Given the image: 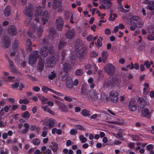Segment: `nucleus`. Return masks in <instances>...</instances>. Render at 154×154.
Listing matches in <instances>:
<instances>
[{"label": "nucleus", "mask_w": 154, "mask_h": 154, "mask_svg": "<svg viewBox=\"0 0 154 154\" xmlns=\"http://www.w3.org/2000/svg\"><path fill=\"white\" fill-rule=\"evenodd\" d=\"M46 62L49 64L55 63V58L53 56L47 57L46 59Z\"/></svg>", "instance_id": "26"}, {"label": "nucleus", "mask_w": 154, "mask_h": 154, "mask_svg": "<svg viewBox=\"0 0 154 154\" xmlns=\"http://www.w3.org/2000/svg\"><path fill=\"white\" fill-rule=\"evenodd\" d=\"M134 143L130 142L128 144V146L130 149L134 148Z\"/></svg>", "instance_id": "63"}, {"label": "nucleus", "mask_w": 154, "mask_h": 154, "mask_svg": "<svg viewBox=\"0 0 154 154\" xmlns=\"http://www.w3.org/2000/svg\"><path fill=\"white\" fill-rule=\"evenodd\" d=\"M69 62L72 63L74 64L76 60L75 56L74 54H71L69 57Z\"/></svg>", "instance_id": "36"}, {"label": "nucleus", "mask_w": 154, "mask_h": 154, "mask_svg": "<svg viewBox=\"0 0 154 154\" xmlns=\"http://www.w3.org/2000/svg\"><path fill=\"white\" fill-rule=\"evenodd\" d=\"M48 48L47 47H42L40 50V54L44 57H46L48 53Z\"/></svg>", "instance_id": "22"}, {"label": "nucleus", "mask_w": 154, "mask_h": 154, "mask_svg": "<svg viewBox=\"0 0 154 154\" xmlns=\"http://www.w3.org/2000/svg\"><path fill=\"white\" fill-rule=\"evenodd\" d=\"M42 89L44 92L47 93L48 91H49L50 88L46 86H44L42 88Z\"/></svg>", "instance_id": "52"}, {"label": "nucleus", "mask_w": 154, "mask_h": 154, "mask_svg": "<svg viewBox=\"0 0 154 154\" xmlns=\"http://www.w3.org/2000/svg\"><path fill=\"white\" fill-rule=\"evenodd\" d=\"M64 100L66 101H68V102H72V98H70V97H68L67 96H65L64 97Z\"/></svg>", "instance_id": "62"}, {"label": "nucleus", "mask_w": 154, "mask_h": 154, "mask_svg": "<svg viewBox=\"0 0 154 154\" xmlns=\"http://www.w3.org/2000/svg\"><path fill=\"white\" fill-rule=\"evenodd\" d=\"M75 127L78 129L80 130H84L85 129L82 126L79 125H77L75 126Z\"/></svg>", "instance_id": "58"}, {"label": "nucleus", "mask_w": 154, "mask_h": 154, "mask_svg": "<svg viewBox=\"0 0 154 154\" xmlns=\"http://www.w3.org/2000/svg\"><path fill=\"white\" fill-rule=\"evenodd\" d=\"M40 140L39 139L35 138L32 140L30 142L35 146H38L40 144Z\"/></svg>", "instance_id": "32"}, {"label": "nucleus", "mask_w": 154, "mask_h": 154, "mask_svg": "<svg viewBox=\"0 0 154 154\" xmlns=\"http://www.w3.org/2000/svg\"><path fill=\"white\" fill-rule=\"evenodd\" d=\"M49 17V14L47 11H45L43 13L42 20L43 24H45L48 22Z\"/></svg>", "instance_id": "21"}, {"label": "nucleus", "mask_w": 154, "mask_h": 154, "mask_svg": "<svg viewBox=\"0 0 154 154\" xmlns=\"http://www.w3.org/2000/svg\"><path fill=\"white\" fill-rule=\"evenodd\" d=\"M143 86H144V87L143 89V94L145 95H147L148 93V89L149 87V85L147 83H144Z\"/></svg>", "instance_id": "28"}, {"label": "nucleus", "mask_w": 154, "mask_h": 154, "mask_svg": "<svg viewBox=\"0 0 154 154\" xmlns=\"http://www.w3.org/2000/svg\"><path fill=\"white\" fill-rule=\"evenodd\" d=\"M144 65L146 66L147 68L149 69L150 67L149 62L148 60L145 61L144 63Z\"/></svg>", "instance_id": "54"}, {"label": "nucleus", "mask_w": 154, "mask_h": 154, "mask_svg": "<svg viewBox=\"0 0 154 154\" xmlns=\"http://www.w3.org/2000/svg\"><path fill=\"white\" fill-rule=\"evenodd\" d=\"M56 28L58 29V31H61L62 29L63 21L62 19L61 18H59L56 20Z\"/></svg>", "instance_id": "16"}, {"label": "nucleus", "mask_w": 154, "mask_h": 154, "mask_svg": "<svg viewBox=\"0 0 154 154\" xmlns=\"http://www.w3.org/2000/svg\"><path fill=\"white\" fill-rule=\"evenodd\" d=\"M152 111V110L150 108H144L141 110V116L149 119L151 117Z\"/></svg>", "instance_id": "4"}, {"label": "nucleus", "mask_w": 154, "mask_h": 154, "mask_svg": "<svg viewBox=\"0 0 154 154\" xmlns=\"http://www.w3.org/2000/svg\"><path fill=\"white\" fill-rule=\"evenodd\" d=\"M19 44L18 41L16 39L13 42L12 45L13 50L15 51H17V47H18Z\"/></svg>", "instance_id": "34"}, {"label": "nucleus", "mask_w": 154, "mask_h": 154, "mask_svg": "<svg viewBox=\"0 0 154 154\" xmlns=\"http://www.w3.org/2000/svg\"><path fill=\"white\" fill-rule=\"evenodd\" d=\"M148 30L149 33H153L154 35V25L149 26Z\"/></svg>", "instance_id": "48"}, {"label": "nucleus", "mask_w": 154, "mask_h": 154, "mask_svg": "<svg viewBox=\"0 0 154 154\" xmlns=\"http://www.w3.org/2000/svg\"><path fill=\"white\" fill-rule=\"evenodd\" d=\"M131 139L133 141H137L139 139V137L137 135H132Z\"/></svg>", "instance_id": "57"}, {"label": "nucleus", "mask_w": 154, "mask_h": 154, "mask_svg": "<svg viewBox=\"0 0 154 154\" xmlns=\"http://www.w3.org/2000/svg\"><path fill=\"white\" fill-rule=\"evenodd\" d=\"M66 85L69 88H71L73 87V82L71 80L67 81L66 82Z\"/></svg>", "instance_id": "42"}, {"label": "nucleus", "mask_w": 154, "mask_h": 154, "mask_svg": "<svg viewBox=\"0 0 154 154\" xmlns=\"http://www.w3.org/2000/svg\"><path fill=\"white\" fill-rule=\"evenodd\" d=\"M32 89L34 91L38 92L40 91V88L38 87L35 86L33 87Z\"/></svg>", "instance_id": "61"}, {"label": "nucleus", "mask_w": 154, "mask_h": 154, "mask_svg": "<svg viewBox=\"0 0 154 154\" xmlns=\"http://www.w3.org/2000/svg\"><path fill=\"white\" fill-rule=\"evenodd\" d=\"M55 120L54 119H49L48 120V125L50 128H52L54 126L55 124Z\"/></svg>", "instance_id": "38"}, {"label": "nucleus", "mask_w": 154, "mask_h": 154, "mask_svg": "<svg viewBox=\"0 0 154 154\" xmlns=\"http://www.w3.org/2000/svg\"><path fill=\"white\" fill-rule=\"evenodd\" d=\"M69 29L66 32L65 36L67 38L72 39L75 36V30L74 29H71L69 27Z\"/></svg>", "instance_id": "10"}, {"label": "nucleus", "mask_w": 154, "mask_h": 154, "mask_svg": "<svg viewBox=\"0 0 154 154\" xmlns=\"http://www.w3.org/2000/svg\"><path fill=\"white\" fill-rule=\"evenodd\" d=\"M143 3L148 4L147 6V8L150 10H154V1H149V0H144L143 2Z\"/></svg>", "instance_id": "19"}, {"label": "nucleus", "mask_w": 154, "mask_h": 154, "mask_svg": "<svg viewBox=\"0 0 154 154\" xmlns=\"http://www.w3.org/2000/svg\"><path fill=\"white\" fill-rule=\"evenodd\" d=\"M87 97L90 100H95L98 97L97 93L94 91H92L90 92Z\"/></svg>", "instance_id": "14"}, {"label": "nucleus", "mask_w": 154, "mask_h": 154, "mask_svg": "<svg viewBox=\"0 0 154 154\" xmlns=\"http://www.w3.org/2000/svg\"><path fill=\"white\" fill-rule=\"evenodd\" d=\"M2 43L5 48H8L11 44L10 38L7 35L4 36L2 40Z\"/></svg>", "instance_id": "15"}, {"label": "nucleus", "mask_w": 154, "mask_h": 154, "mask_svg": "<svg viewBox=\"0 0 154 154\" xmlns=\"http://www.w3.org/2000/svg\"><path fill=\"white\" fill-rule=\"evenodd\" d=\"M11 72L14 74H17L19 73V71L17 70L16 68L14 66L10 69Z\"/></svg>", "instance_id": "47"}, {"label": "nucleus", "mask_w": 154, "mask_h": 154, "mask_svg": "<svg viewBox=\"0 0 154 154\" xmlns=\"http://www.w3.org/2000/svg\"><path fill=\"white\" fill-rule=\"evenodd\" d=\"M33 6L31 3L28 4L26 6V10L25 14L29 17H31L32 15Z\"/></svg>", "instance_id": "9"}, {"label": "nucleus", "mask_w": 154, "mask_h": 154, "mask_svg": "<svg viewBox=\"0 0 154 154\" xmlns=\"http://www.w3.org/2000/svg\"><path fill=\"white\" fill-rule=\"evenodd\" d=\"M147 39L150 41L154 40V35L153 33H149V34L147 36Z\"/></svg>", "instance_id": "40"}, {"label": "nucleus", "mask_w": 154, "mask_h": 154, "mask_svg": "<svg viewBox=\"0 0 154 154\" xmlns=\"http://www.w3.org/2000/svg\"><path fill=\"white\" fill-rule=\"evenodd\" d=\"M109 97L110 100L114 103L117 102L119 100L118 93L115 91H112L110 93Z\"/></svg>", "instance_id": "6"}, {"label": "nucleus", "mask_w": 154, "mask_h": 154, "mask_svg": "<svg viewBox=\"0 0 154 154\" xmlns=\"http://www.w3.org/2000/svg\"><path fill=\"white\" fill-rule=\"evenodd\" d=\"M77 49L78 52L77 57L80 60L84 59L87 53L86 48L85 47L81 46Z\"/></svg>", "instance_id": "3"}, {"label": "nucleus", "mask_w": 154, "mask_h": 154, "mask_svg": "<svg viewBox=\"0 0 154 154\" xmlns=\"http://www.w3.org/2000/svg\"><path fill=\"white\" fill-rule=\"evenodd\" d=\"M90 112V111L84 109L82 110L81 112V114L84 116H90V114L89 113Z\"/></svg>", "instance_id": "37"}, {"label": "nucleus", "mask_w": 154, "mask_h": 154, "mask_svg": "<svg viewBox=\"0 0 154 154\" xmlns=\"http://www.w3.org/2000/svg\"><path fill=\"white\" fill-rule=\"evenodd\" d=\"M29 102V100L26 99H20L19 101V103L20 104L24 103L25 104H28Z\"/></svg>", "instance_id": "44"}, {"label": "nucleus", "mask_w": 154, "mask_h": 154, "mask_svg": "<svg viewBox=\"0 0 154 154\" xmlns=\"http://www.w3.org/2000/svg\"><path fill=\"white\" fill-rule=\"evenodd\" d=\"M44 59L40 58L39 59L38 66L39 69L42 70L44 67Z\"/></svg>", "instance_id": "29"}, {"label": "nucleus", "mask_w": 154, "mask_h": 154, "mask_svg": "<svg viewBox=\"0 0 154 154\" xmlns=\"http://www.w3.org/2000/svg\"><path fill=\"white\" fill-rule=\"evenodd\" d=\"M114 67L112 64H108L105 68V71L109 75H112L114 72Z\"/></svg>", "instance_id": "13"}, {"label": "nucleus", "mask_w": 154, "mask_h": 154, "mask_svg": "<svg viewBox=\"0 0 154 154\" xmlns=\"http://www.w3.org/2000/svg\"><path fill=\"white\" fill-rule=\"evenodd\" d=\"M39 57L38 52V51H34L29 55V57L28 63L31 65L34 64Z\"/></svg>", "instance_id": "2"}, {"label": "nucleus", "mask_w": 154, "mask_h": 154, "mask_svg": "<svg viewBox=\"0 0 154 154\" xmlns=\"http://www.w3.org/2000/svg\"><path fill=\"white\" fill-rule=\"evenodd\" d=\"M102 38L101 37H100L99 38H98L97 40V44L98 45H99L100 46H101L102 45V44L101 43V41H102Z\"/></svg>", "instance_id": "55"}, {"label": "nucleus", "mask_w": 154, "mask_h": 154, "mask_svg": "<svg viewBox=\"0 0 154 154\" xmlns=\"http://www.w3.org/2000/svg\"><path fill=\"white\" fill-rule=\"evenodd\" d=\"M56 75L55 73H52L51 74L49 75V79L51 80H52L56 77Z\"/></svg>", "instance_id": "56"}, {"label": "nucleus", "mask_w": 154, "mask_h": 154, "mask_svg": "<svg viewBox=\"0 0 154 154\" xmlns=\"http://www.w3.org/2000/svg\"><path fill=\"white\" fill-rule=\"evenodd\" d=\"M69 133L72 135H75L77 133V130L75 128H72L70 130Z\"/></svg>", "instance_id": "45"}, {"label": "nucleus", "mask_w": 154, "mask_h": 154, "mask_svg": "<svg viewBox=\"0 0 154 154\" xmlns=\"http://www.w3.org/2000/svg\"><path fill=\"white\" fill-rule=\"evenodd\" d=\"M31 24L30 25L29 27V31L28 32L27 34L28 36L30 37L31 38H32L33 39H34L35 38V36L33 35V34L30 31H32V32L34 33L35 32H34V31H32V30L31 29Z\"/></svg>", "instance_id": "35"}, {"label": "nucleus", "mask_w": 154, "mask_h": 154, "mask_svg": "<svg viewBox=\"0 0 154 154\" xmlns=\"http://www.w3.org/2000/svg\"><path fill=\"white\" fill-rule=\"evenodd\" d=\"M44 111H46L48 113L53 115L54 114V111H53L51 109L49 108L48 109H45V108L44 107Z\"/></svg>", "instance_id": "46"}, {"label": "nucleus", "mask_w": 154, "mask_h": 154, "mask_svg": "<svg viewBox=\"0 0 154 154\" xmlns=\"http://www.w3.org/2000/svg\"><path fill=\"white\" fill-rule=\"evenodd\" d=\"M86 39L87 41L89 42H92L93 39V36L91 35H89L86 37Z\"/></svg>", "instance_id": "59"}, {"label": "nucleus", "mask_w": 154, "mask_h": 154, "mask_svg": "<svg viewBox=\"0 0 154 154\" xmlns=\"http://www.w3.org/2000/svg\"><path fill=\"white\" fill-rule=\"evenodd\" d=\"M31 29L34 31V32H35L37 31L38 34L37 35L39 38H40L41 36V35L43 32V30L42 27H40L38 28L37 27V26L34 23H31Z\"/></svg>", "instance_id": "7"}, {"label": "nucleus", "mask_w": 154, "mask_h": 154, "mask_svg": "<svg viewBox=\"0 0 154 154\" xmlns=\"http://www.w3.org/2000/svg\"><path fill=\"white\" fill-rule=\"evenodd\" d=\"M120 80L116 77L115 76L109 79L108 80L107 84L108 85L113 87L118 86L120 84Z\"/></svg>", "instance_id": "5"}, {"label": "nucleus", "mask_w": 154, "mask_h": 154, "mask_svg": "<svg viewBox=\"0 0 154 154\" xmlns=\"http://www.w3.org/2000/svg\"><path fill=\"white\" fill-rule=\"evenodd\" d=\"M19 85L20 84L19 83L15 82L11 85V87L12 88H17L19 87Z\"/></svg>", "instance_id": "51"}, {"label": "nucleus", "mask_w": 154, "mask_h": 154, "mask_svg": "<svg viewBox=\"0 0 154 154\" xmlns=\"http://www.w3.org/2000/svg\"><path fill=\"white\" fill-rule=\"evenodd\" d=\"M11 7L10 6L8 5L6 6L3 11L5 16L8 17L10 15L11 13Z\"/></svg>", "instance_id": "24"}, {"label": "nucleus", "mask_w": 154, "mask_h": 154, "mask_svg": "<svg viewBox=\"0 0 154 154\" xmlns=\"http://www.w3.org/2000/svg\"><path fill=\"white\" fill-rule=\"evenodd\" d=\"M49 32L50 35L51 37H53L56 33V31L54 28H50L49 30Z\"/></svg>", "instance_id": "43"}, {"label": "nucleus", "mask_w": 154, "mask_h": 154, "mask_svg": "<svg viewBox=\"0 0 154 154\" xmlns=\"http://www.w3.org/2000/svg\"><path fill=\"white\" fill-rule=\"evenodd\" d=\"M87 89L85 85H83L82 86L81 92L82 95L84 96H87V97H88L90 92Z\"/></svg>", "instance_id": "20"}, {"label": "nucleus", "mask_w": 154, "mask_h": 154, "mask_svg": "<svg viewBox=\"0 0 154 154\" xmlns=\"http://www.w3.org/2000/svg\"><path fill=\"white\" fill-rule=\"evenodd\" d=\"M22 116L23 118H29L30 116V114L28 111H26L23 114Z\"/></svg>", "instance_id": "49"}, {"label": "nucleus", "mask_w": 154, "mask_h": 154, "mask_svg": "<svg viewBox=\"0 0 154 154\" xmlns=\"http://www.w3.org/2000/svg\"><path fill=\"white\" fill-rule=\"evenodd\" d=\"M101 55L103 62L105 63L106 60L107 59V57L108 56L107 52L106 51H103L102 52Z\"/></svg>", "instance_id": "27"}, {"label": "nucleus", "mask_w": 154, "mask_h": 154, "mask_svg": "<svg viewBox=\"0 0 154 154\" xmlns=\"http://www.w3.org/2000/svg\"><path fill=\"white\" fill-rule=\"evenodd\" d=\"M141 20L139 16H134L130 18V23L131 25H135L137 27H141L143 25Z\"/></svg>", "instance_id": "1"}, {"label": "nucleus", "mask_w": 154, "mask_h": 154, "mask_svg": "<svg viewBox=\"0 0 154 154\" xmlns=\"http://www.w3.org/2000/svg\"><path fill=\"white\" fill-rule=\"evenodd\" d=\"M63 72L66 73L69 72L72 69L71 65L68 63H66L63 65Z\"/></svg>", "instance_id": "18"}, {"label": "nucleus", "mask_w": 154, "mask_h": 154, "mask_svg": "<svg viewBox=\"0 0 154 154\" xmlns=\"http://www.w3.org/2000/svg\"><path fill=\"white\" fill-rule=\"evenodd\" d=\"M79 139L82 143H85L87 140V139L84 137L83 135H81L79 136Z\"/></svg>", "instance_id": "41"}, {"label": "nucleus", "mask_w": 154, "mask_h": 154, "mask_svg": "<svg viewBox=\"0 0 154 154\" xmlns=\"http://www.w3.org/2000/svg\"><path fill=\"white\" fill-rule=\"evenodd\" d=\"M55 103L58 105L59 109L61 111L64 112H68V107L66 105L57 100H55Z\"/></svg>", "instance_id": "8"}, {"label": "nucleus", "mask_w": 154, "mask_h": 154, "mask_svg": "<svg viewBox=\"0 0 154 154\" xmlns=\"http://www.w3.org/2000/svg\"><path fill=\"white\" fill-rule=\"evenodd\" d=\"M84 72L82 69H78L75 71V73L77 76H80L83 74Z\"/></svg>", "instance_id": "39"}, {"label": "nucleus", "mask_w": 154, "mask_h": 154, "mask_svg": "<svg viewBox=\"0 0 154 154\" xmlns=\"http://www.w3.org/2000/svg\"><path fill=\"white\" fill-rule=\"evenodd\" d=\"M130 110L132 112H135L137 109L136 101L134 98H132L130 101L128 105Z\"/></svg>", "instance_id": "12"}, {"label": "nucleus", "mask_w": 154, "mask_h": 154, "mask_svg": "<svg viewBox=\"0 0 154 154\" xmlns=\"http://www.w3.org/2000/svg\"><path fill=\"white\" fill-rule=\"evenodd\" d=\"M98 55L97 53L94 51H92L90 54V56L92 57H94L97 56Z\"/></svg>", "instance_id": "60"}, {"label": "nucleus", "mask_w": 154, "mask_h": 154, "mask_svg": "<svg viewBox=\"0 0 154 154\" xmlns=\"http://www.w3.org/2000/svg\"><path fill=\"white\" fill-rule=\"evenodd\" d=\"M66 45V42L64 38H62L60 41L58 45V48L59 50H61Z\"/></svg>", "instance_id": "25"}, {"label": "nucleus", "mask_w": 154, "mask_h": 154, "mask_svg": "<svg viewBox=\"0 0 154 154\" xmlns=\"http://www.w3.org/2000/svg\"><path fill=\"white\" fill-rule=\"evenodd\" d=\"M52 146L51 147V149L54 152H57L58 149V145L56 143H52Z\"/></svg>", "instance_id": "31"}, {"label": "nucleus", "mask_w": 154, "mask_h": 154, "mask_svg": "<svg viewBox=\"0 0 154 154\" xmlns=\"http://www.w3.org/2000/svg\"><path fill=\"white\" fill-rule=\"evenodd\" d=\"M138 101L139 102L140 105V108H143L146 105L145 101L143 98L139 97Z\"/></svg>", "instance_id": "30"}, {"label": "nucleus", "mask_w": 154, "mask_h": 154, "mask_svg": "<svg viewBox=\"0 0 154 154\" xmlns=\"http://www.w3.org/2000/svg\"><path fill=\"white\" fill-rule=\"evenodd\" d=\"M40 100L42 101L41 104L42 105H44L45 104L47 103L48 101V100L47 98L44 96H41L39 97Z\"/></svg>", "instance_id": "33"}, {"label": "nucleus", "mask_w": 154, "mask_h": 154, "mask_svg": "<svg viewBox=\"0 0 154 154\" xmlns=\"http://www.w3.org/2000/svg\"><path fill=\"white\" fill-rule=\"evenodd\" d=\"M153 145L152 144L148 145L146 147L147 149L149 151H151L153 148Z\"/></svg>", "instance_id": "64"}, {"label": "nucleus", "mask_w": 154, "mask_h": 154, "mask_svg": "<svg viewBox=\"0 0 154 154\" xmlns=\"http://www.w3.org/2000/svg\"><path fill=\"white\" fill-rule=\"evenodd\" d=\"M66 52V50L63 49L62 50L61 52V57L62 58V60H64Z\"/></svg>", "instance_id": "50"}, {"label": "nucleus", "mask_w": 154, "mask_h": 154, "mask_svg": "<svg viewBox=\"0 0 154 154\" xmlns=\"http://www.w3.org/2000/svg\"><path fill=\"white\" fill-rule=\"evenodd\" d=\"M62 0H54L53 2L52 7L54 9L59 8L61 5Z\"/></svg>", "instance_id": "23"}, {"label": "nucleus", "mask_w": 154, "mask_h": 154, "mask_svg": "<svg viewBox=\"0 0 154 154\" xmlns=\"http://www.w3.org/2000/svg\"><path fill=\"white\" fill-rule=\"evenodd\" d=\"M35 15L36 18L35 19V21L37 22L39 21V18H40L43 12L42 7L40 6H39L35 9Z\"/></svg>", "instance_id": "11"}, {"label": "nucleus", "mask_w": 154, "mask_h": 154, "mask_svg": "<svg viewBox=\"0 0 154 154\" xmlns=\"http://www.w3.org/2000/svg\"><path fill=\"white\" fill-rule=\"evenodd\" d=\"M8 32L9 34L12 35H15L17 34V31L15 26H11L8 29Z\"/></svg>", "instance_id": "17"}, {"label": "nucleus", "mask_w": 154, "mask_h": 154, "mask_svg": "<svg viewBox=\"0 0 154 154\" xmlns=\"http://www.w3.org/2000/svg\"><path fill=\"white\" fill-rule=\"evenodd\" d=\"M8 61L9 63V66L10 67V69L11 68L13 67H14V62L9 58H8Z\"/></svg>", "instance_id": "53"}]
</instances>
